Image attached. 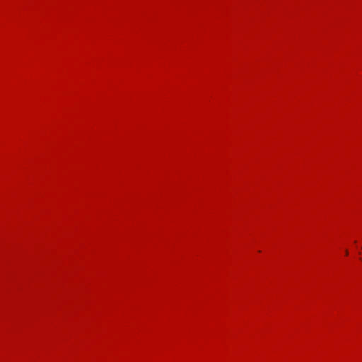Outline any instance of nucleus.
<instances>
[{
	"label": "nucleus",
	"instance_id": "1",
	"mask_svg": "<svg viewBox=\"0 0 362 362\" xmlns=\"http://www.w3.org/2000/svg\"><path fill=\"white\" fill-rule=\"evenodd\" d=\"M348 253H349V252H348V250H345V254H346V255H348Z\"/></svg>",
	"mask_w": 362,
	"mask_h": 362
}]
</instances>
